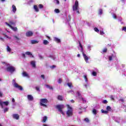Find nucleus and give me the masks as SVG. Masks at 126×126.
I'll return each mask as SVG.
<instances>
[{
	"mask_svg": "<svg viewBox=\"0 0 126 126\" xmlns=\"http://www.w3.org/2000/svg\"><path fill=\"white\" fill-rule=\"evenodd\" d=\"M106 52H107V48H105V49H103V53H106Z\"/></svg>",
	"mask_w": 126,
	"mask_h": 126,
	"instance_id": "obj_58",
	"label": "nucleus"
},
{
	"mask_svg": "<svg viewBox=\"0 0 126 126\" xmlns=\"http://www.w3.org/2000/svg\"><path fill=\"white\" fill-rule=\"evenodd\" d=\"M55 1V2H56L57 4H60V1H59L58 0H54Z\"/></svg>",
	"mask_w": 126,
	"mask_h": 126,
	"instance_id": "obj_51",
	"label": "nucleus"
},
{
	"mask_svg": "<svg viewBox=\"0 0 126 126\" xmlns=\"http://www.w3.org/2000/svg\"><path fill=\"white\" fill-rule=\"evenodd\" d=\"M112 16H113V18H114V19H117V16L115 14H113Z\"/></svg>",
	"mask_w": 126,
	"mask_h": 126,
	"instance_id": "obj_46",
	"label": "nucleus"
},
{
	"mask_svg": "<svg viewBox=\"0 0 126 126\" xmlns=\"http://www.w3.org/2000/svg\"><path fill=\"white\" fill-rule=\"evenodd\" d=\"M46 121H47V116H44L43 117V119L42 122H43V123L46 122Z\"/></svg>",
	"mask_w": 126,
	"mask_h": 126,
	"instance_id": "obj_37",
	"label": "nucleus"
},
{
	"mask_svg": "<svg viewBox=\"0 0 126 126\" xmlns=\"http://www.w3.org/2000/svg\"><path fill=\"white\" fill-rule=\"evenodd\" d=\"M54 40L57 43H61V39L58 38L57 37H54Z\"/></svg>",
	"mask_w": 126,
	"mask_h": 126,
	"instance_id": "obj_18",
	"label": "nucleus"
},
{
	"mask_svg": "<svg viewBox=\"0 0 126 126\" xmlns=\"http://www.w3.org/2000/svg\"><path fill=\"white\" fill-rule=\"evenodd\" d=\"M54 11L56 13H60V10L59 9H55Z\"/></svg>",
	"mask_w": 126,
	"mask_h": 126,
	"instance_id": "obj_39",
	"label": "nucleus"
},
{
	"mask_svg": "<svg viewBox=\"0 0 126 126\" xmlns=\"http://www.w3.org/2000/svg\"><path fill=\"white\" fill-rule=\"evenodd\" d=\"M91 48H92V45L89 44L87 45V50L89 51H91Z\"/></svg>",
	"mask_w": 126,
	"mask_h": 126,
	"instance_id": "obj_25",
	"label": "nucleus"
},
{
	"mask_svg": "<svg viewBox=\"0 0 126 126\" xmlns=\"http://www.w3.org/2000/svg\"><path fill=\"white\" fill-rule=\"evenodd\" d=\"M48 58H51L52 60H56V56L55 55H50L48 56Z\"/></svg>",
	"mask_w": 126,
	"mask_h": 126,
	"instance_id": "obj_30",
	"label": "nucleus"
},
{
	"mask_svg": "<svg viewBox=\"0 0 126 126\" xmlns=\"http://www.w3.org/2000/svg\"><path fill=\"white\" fill-rule=\"evenodd\" d=\"M33 8H34L35 11H36V12H38L39 8H38V6H37V5H34L33 6Z\"/></svg>",
	"mask_w": 126,
	"mask_h": 126,
	"instance_id": "obj_19",
	"label": "nucleus"
},
{
	"mask_svg": "<svg viewBox=\"0 0 126 126\" xmlns=\"http://www.w3.org/2000/svg\"><path fill=\"white\" fill-rule=\"evenodd\" d=\"M39 57L40 60H43V59H44V58L43 57V56H42V55L39 54Z\"/></svg>",
	"mask_w": 126,
	"mask_h": 126,
	"instance_id": "obj_52",
	"label": "nucleus"
},
{
	"mask_svg": "<svg viewBox=\"0 0 126 126\" xmlns=\"http://www.w3.org/2000/svg\"><path fill=\"white\" fill-rule=\"evenodd\" d=\"M43 43L44 45H49V42L47 40H44Z\"/></svg>",
	"mask_w": 126,
	"mask_h": 126,
	"instance_id": "obj_29",
	"label": "nucleus"
},
{
	"mask_svg": "<svg viewBox=\"0 0 126 126\" xmlns=\"http://www.w3.org/2000/svg\"><path fill=\"white\" fill-rule=\"evenodd\" d=\"M84 86L85 87V88H87V87L89 86V83H88V82H86V84H85Z\"/></svg>",
	"mask_w": 126,
	"mask_h": 126,
	"instance_id": "obj_36",
	"label": "nucleus"
},
{
	"mask_svg": "<svg viewBox=\"0 0 126 126\" xmlns=\"http://www.w3.org/2000/svg\"><path fill=\"white\" fill-rule=\"evenodd\" d=\"M9 23H10V25H11H11H14V24H15V23H14L11 21L9 22Z\"/></svg>",
	"mask_w": 126,
	"mask_h": 126,
	"instance_id": "obj_45",
	"label": "nucleus"
},
{
	"mask_svg": "<svg viewBox=\"0 0 126 126\" xmlns=\"http://www.w3.org/2000/svg\"><path fill=\"white\" fill-rule=\"evenodd\" d=\"M27 37H31L33 35V32L31 31H29L26 33Z\"/></svg>",
	"mask_w": 126,
	"mask_h": 126,
	"instance_id": "obj_11",
	"label": "nucleus"
},
{
	"mask_svg": "<svg viewBox=\"0 0 126 126\" xmlns=\"http://www.w3.org/2000/svg\"><path fill=\"white\" fill-rule=\"evenodd\" d=\"M92 74V75H93V76H97V72H95V71H93Z\"/></svg>",
	"mask_w": 126,
	"mask_h": 126,
	"instance_id": "obj_32",
	"label": "nucleus"
},
{
	"mask_svg": "<svg viewBox=\"0 0 126 126\" xmlns=\"http://www.w3.org/2000/svg\"><path fill=\"white\" fill-rule=\"evenodd\" d=\"M94 31L95 32H97V33H99V29H98V28H95L94 29Z\"/></svg>",
	"mask_w": 126,
	"mask_h": 126,
	"instance_id": "obj_41",
	"label": "nucleus"
},
{
	"mask_svg": "<svg viewBox=\"0 0 126 126\" xmlns=\"http://www.w3.org/2000/svg\"><path fill=\"white\" fill-rule=\"evenodd\" d=\"M0 40H1V41H3L2 37H0Z\"/></svg>",
	"mask_w": 126,
	"mask_h": 126,
	"instance_id": "obj_64",
	"label": "nucleus"
},
{
	"mask_svg": "<svg viewBox=\"0 0 126 126\" xmlns=\"http://www.w3.org/2000/svg\"><path fill=\"white\" fill-rule=\"evenodd\" d=\"M93 113L94 114V115H97V110L95 109H94L93 110Z\"/></svg>",
	"mask_w": 126,
	"mask_h": 126,
	"instance_id": "obj_35",
	"label": "nucleus"
},
{
	"mask_svg": "<svg viewBox=\"0 0 126 126\" xmlns=\"http://www.w3.org/2000/svg\"><path fill=\"white\" fill-rule=\"evenodd\" d=\"M6 70L8 72H10L11 74L13 73L16 70V68L14 66H13L10 64H7Z\"/></svg>",
	"mask_w": 126,
	"mask_h": 126,
	"instance_id": "obj_3",
	"label": "nucleus"
},
{
	"mask_svg": "<svg viewBox=\"0 0 126 126\" xmlns=\"http://www.w3.org/2000/svg\"><path fill=\"white\" fill-rule=\"evenodd\" d=\"M16 10H17L16 6H15V5H12V11H13V12L14 13H15V12H16Z\"/></svg>",
	"mask_w": 126,
	"mask_h": 126,
	"instance_id": "obj_15",
	"label": "nucleus"
},
{
	"mask_svg": "<svg viewBox=\"0 0 126 126\" xmlns=\"http://www.w3.org/2000/svg\"><path fill=\"white\" fill-rule=\"evenodd\" d=\"M55 67H56V65H53L50 66V68H52V69L55 68Z\"/></svg>",
	"mask_w": 126,
	"mask_h": 126,
	"instance_id": "obj_55",
	"label": "nucleus"
},
{
	"mask_svg": "<svg viewBox=\"0 0 126 126\" xmlns=\"http://www.w3.org/2000/svg\"><path fill=\"white\" fill-rule=\"evenodd\" d=\"M31 42L32 44H38V43H39V41H38L37 40H32L31 41Z\"/></svg>",
	"mask_w": 126,
	"mask_h": 126,
	"instance_id": "obj_22",
	"label": "nucleus"
},
{
	"mask_svg": "<svg viewBox=\"0 0 126 126\" xmlns=\"http://www.w3.org/2000/svg\"><path fill=\"white\" fill-rule=\"evenodd\" d=\"M27 98L29 101H33L34 100V97L31 94L28 95Z\"/></svg>",
	"mask_w": 126,
	"mask_h": 126,
	"instance_id": "obj_14",
	"label": "nucleus"
},
{
	"mask_svg": "<svg viewBox=\"0 0 126 126\" xmlns=\"http://www.w3.org/2000/svg\"><path fill=\"white\" fill-rule=\"evenodd\" d=\"M67 86H68V87H72V83H67Z\"/></svg>",
	"mask_w": 126,
	"mask_h": 126,
	"instance_id": "obj_40",
	"label": "nucleus"
},
{
	"mask_svg": "<svg viewBox=\"0 0 126 126\" xmlns=\"http://www.w3.org/2000/svg\"><path fill=\"white\" fill-rule=\"evenodd\" d=\"M13 36L14 37V38L16 39V40H20V38L19 37H17V36H16V35H13Z\"/></svg>",
	"mask_w": 126,
	"mask_h": 126,
	"instance_id": "obj_42",
	"label": "nucleus"
},
{
	"mask_svg": "<svg viewBox=\"0 0 126 126\" xmlns=\"http://www.w3.org/2000/svg\"><path fill=\"white\" fill-rule=\"evenodd\" d=\"M121 118H120V117H118L117 119H116V120H115V122H116V123H118V124H119V123H120L121 122Z\"/></svg>",
	"mask_w": 126,
	"mask_h": 126,
	"instance_id": "obj_27",
	"label": "nucleus"
},
{
	"mask_svg": "<svg viewBox=\"0 0 126 126\" xmlns=\"http://www.w3.org/2000/svg\"><path fill=\"white\" fill-rule=\"evenodd\" d=\"M98 14H99V15H102L103 14V10L102 9H99Z\"/></svg>",
	"mask_w": 126,
	"mask_h": 126,
	"instance_id": "obj_28",
	"label": "nucleus"
},
{
	"mask_svg": "<svg viewBox=\"0 0 126 126\" xmlns=\"http://www.w3.org/2000/svg\"><path fill=\"white\" fill-rule=\"evenodd\" d=\"M110 98H111V99H112V100H114V96H113V95H111L110 96Z\"/></svg>",
	"mask_w": 126,
	"mask_h": 126,
	"instance_id": "obj_60",
	"label": "nucleus"
},
{
	"mask_svg": "<svg viewBox=\"0 0 126 126\" xmlns=\"http://www.w3.org/2000/svg\"><path fill=\"white\" fill-rule=\"evenodd\" d=\"M12 85L15 88H18L19 90H20L21 91H22L23 90V88L21 87V86H19L18 83H16L15 82V79H13L12 80Z\"/></svg>",
	"mask_w": 126,
	"mask_h": 126,
	"instance_id": "obj_5",
	"label": "nucleus"
},
{
	"mask_svg": "<svg viewBox=\"0 0 126 126\" xmlns=\"http://www.w3.org/2000/svg\"><path fill=\"white\" fill-rule=\"evenodd\" d=\"M67 92V93H71V94H74V92H73V91H69Z\"/></svg>",
	"mask_w": 126,
	"mask_h": 126,
	"instance_id": "obj_44",
	"label": "nucleus"
},
{
	"mask_svg": "<svg viewBox=\"0 0 126 126\" xmlns=\"http://www.w3.org/2000/svg\"><path fill=\"white\" fill-rule=\"evenodd\" d=\"M12 117L15 120H19V115L14 114L12 115Z\"/></svg>",
	"mask_w": 126,
	"mask_h": 126,
	"instance_id": "obj_13",
	"label": "nucleus"
},
{
	"mask_svg": "<svg viewBox=\"0 0 126 126\" xmlns=\"http://www.w3.org/2000/svg\"><path fill=\"white\" fill-rule=\"evenodd\" d=\"M26 55H27V56H30L31 58H34V56H33L32 55V53L29 52V51H27L25 53Z\"/></svg>",
	"mask_w": 126,
	"mask_h": 126,
	"instance_id": "obj_17",
	"label": "nucleus"
},
{
	"mask_svg": "<svg viewBox=\"0 0 126 126\" xmlns=\"http://www.w3.org/2000/svg\"><path fill=\"white\" fill-rule=\"evenodd\" d=\"M8 111V108H6L4 109V112L6 113V112H7Z\"/></svg>",
	"mask_w": 126,
	"mask_h": 126,
	"instance_id": "obj_54",
	"label": "nucleus"
},
{
	"mask_svg": "<svg viewBox=\"0 0 126 126\" xmlns=\"http://www.w3.org/2000/svg\"><path fill=\"white\" fill-rule=\"evenodd\" d=\"M99 33H100V35H104L105 34V32H104V29H101V30H100Z\"/></svg>",
	"mask_w": 126,
	"mask_h": 126,
	"instance_id": "obj_21",
	"label": "nucleus"
},
{
	"mask_svg": "<svg viewBox=\"0 0 126 126\" xmlns=\"http://www.w3.org/2000/svg\"><path fill=\"white\" fill-rule=\"evenodd\" d=\"M12 102H13V103H14V102H15V99H14V98H12Z\"/></svg>",
	"mask_w": 126,
	"mask_h": 126,
	"instance_id": "obj_59",
	"label": "nucleus"
},
{
	"mask_svg": "<svg viewBox=\"0 0 126 126\" xmlns=\"http://www.w3.org/2000/svg\"><path fill=\"white\" fill-rule=\"evenodd\" d=\"M102 103L103 104H107V103H108V101H107V100H104L103 101H102Z\"/></svg>",
	"mask_w": 126,
	"mask_h": 126,
	"instance_id": "obj_49",
	"label": "nucleus"
},
{
	"mask_svg": "<svg viewBox=\"0 0 126 126\" xmlns=\"http://www.w3.org/2000/svg\"><path fill=\"white\" fill-rule=\"evenodd\" d=\"M38 7H39V8H43V6L42 4H40L38 5Z\"/></svg>",
	"mask_w": 126,
	"mask_h": 126,
	"instance_id": "obj_47",
	"label": "nucleus"
},
{
	"mask_svg": "<svg viewBox=\"0 0 126 126\" xmlns=\"http://www.w3.org/2000/svg\"><path fill=\"white\" fill-rule=\"evenodd\" d=\"M43 126H49L48 125H47V124H44Z\"/></svg>",
	"mask_w": 126,
	"mask_h": 126,
	"instance_id": "obj_63",
	"label": "nucleus"
},
{
	"mask_svg": "<svg viewBox=\"0 0 126 126\" xmlns=\"http://www.w3.org/2000/svg\"><path fill=\"white\" fill-rule=\"evenodd\" d=\"M2 95H3V94L0 91V97H2Z\"/></svg>",
	"mask_w": 126,
	"mask_h": 126,
	"instance_id": "obj_56",
	"label": "nucleus"
},
{
	"mask_svg": "<svg viewBox=\"0 0 126 126\" xmlns=\"http://www.w3.org/2000/svg\"><path fill=\"white\" fill-rule=\"evenodd\" d=\"M6 50L8 53H10V52H11V48H10V47L9 46H7Z\"/></svg>",
	"mask_w": 126,
	"mask_h": 126,
	"instance_id": "obj_23",
	"label": "nucleus"
},
{
	"mask_svg": "<svg viewBox=\"0 0 126 126\" xmlns=\"http://www.w3.org/2000/svg\"><path fill=\"white\" fill-rule=\"evenodd\" d=\"M3 105L7 106L8 105V101H2L0 100V106H1L2 108H3Z\"/></svg>",
	"mask_w": 126,
	"mask_h": 126,
	"instance_id": "obj_8",
	"label": "nucleus"
},
{
	"mask_svg": "<svg viewBox=\"0 0 126 126\" xmlns=\"http://www.w3.org/2000/svg\"><path fill=\"white\" fill-rule=\"evenodd\" d=\"M58 82L59 83V84H61V83L63 82V79H62V78L59 79Z\"/></svg>",
	"mask_w": 126,
	"mask_h": 126,
	"instance_id": "obj_38",
	"label": "nucleus"
},
{
	"mask_svg": "<svg viewBox=\"0 0 126 126\" xmlns=\"http://www.w3.org/2000/svg\"><path fill=\"white\" fill-rule=\"evenodd\" d=\"M93 71H95V72H98L99 71V70H98L97 68H94L93 70Z\"/></svg>",
	"mask_w": 126,
	"mask_h": 126,
	"instance_id": "obj_43",
	"label": "nucleus"
},
{
	"mask_svg": "<svg viewBox=\"0 0 126 126\" xmlns=\"http://www.w3.org/2000/svg\"><path fill=\"white\" fill-rule=\"evenodd\" d=\"M122 31H125V32H126V27H123V29H122Z\"/></svg>",
	"mask_w": 126,
	"mask_h": 126,
	"instance_id": "obj_53",
	"label": "nucleus"
},
{
	"mask_svg": "<svg viewBox=\"0 0 126 126\" xmlns=\"http://www.w3.org/2000/svg\"><path fill=\"white\" fill-rule=\"evenodd\" d=\"M45 86H46L47 88H48V89L53 90V87L49 85H45Z\"/></svg>",
	"mask_w": 126,
	"mask_h": 126,
	"instance_id": "obj_26",
	"label": "nucleus"
},
{
	"mask_svg": "<svg viewBox=\"0 0 126 126\" xmlns=\"http://www.w3.org/2000/svg\"><path fill=\"white\" fill-rule=\"evenodd\" d=\"M41 78H43V79H45V75H41Z\"/></svg>",
	"mask_w": 126,
	"mask_h": 126,
	"instance_id": "obj_57",
	"label": "nucleus"
},
{
	"mask_svg": "<svg viewBox=\"0 0 126 126\" xmlns=\"http://www.w3.org/2000/svg\"><path fill=\"white\" fill-rule=\"evenodd\" d=\"M48 99L46 98H42L40 100V105L42 107H44V108H47V103H48Z\"/></svg>",
	"mask_w": 126,
	"mask_h": 126,
	"instance_id": "obj_4",
	"label": "nucleus"
},
{
	"mask_svg": "<svg viewBox=\"0 0 126 126\" xmlns=\"http://www.w3.org/2000/svg\"><path fill=\"white\" fill-rule=\"evenodd\" d=\"M84 78L86 82H88V79H87V76H86V75H84Z\"/></svg>",
	"mask_w": 126,
	"mask_h": 126,
	"instance_id": "obj_34",
	"label": "nucleus"
},
{
	"mask_svg": "<svg viewBox=\"0 0 126 126\" xmlns=\"http://www.w3.org/2000/svg\"><path fill=\"white\" fill-rule=\"evenodd\" d=\"M25 55H26V54H22V56L24 57V58H25Z\"/></svg>",
	"mask_w": 126,
	"mask_h": 126,
	"instance_id": "obj_61",
	"label": "nucleus"
},
{
	"mask_svg": "<svg viewBox=\"0 0 126 126\" xmlns=\"http://www.w3.org/2000/svg\"><path fill=\"white\" fill-rule=\"evenodd\" d=\"M35 89L37 91H38V92H40V88L38 87H35Z\"/></svg>",
	"mask_w": 126,
	"mask_h": 126,
	"instance_id": "obj_50",
	"label": "nucleus"
},
{
	"mask_svg": "<svg viewBox=\"0 0 126 126\" xmlns=\"http://www.w3.org/2000/svg\"><path fill=\"white\" fill-rule=\"evenodd\" d=\"M5 24H6L7 25V26H9V27L11 28V29H12V30L14 31L15 32H16V31H17L18 29L17 27H13L12 26H11V25H10L9 24L7 23H5Z\"/></svg>",
	"mask_w": 126,
	"mask_h": 126,
	"instance_id": "obj_9",
	"label": "nucleus"
},
{
	"mask_svg": "<svg viewBox=\"0 0 126 126\" xmlns=\"http://www.w3.org/2000/svg\"><path fill=\"white\" fill-rule=\"evenodd\" d=\"M76 95L78 96V97L80 98V99L81 98L83 102H84V101L86 102V100H84V99L83 98V97H81V94H80V93H79V92H77Z\"/></svg>",
	"mask_w": 126,
	"mask_h": 126,
	"instance_id": "obj_12",
	"label": "nucleus"
},
{
	"mask_svg": "<svg viewBox=\"0 0 126 126\" xmlns=\"http://www.w3.org/2000/svg\"><path fill=\"white\" fill-rule=\"evenodd\" d=\"M31 65L33 68H36V62L35 61H32L30 62Z\"/></svg>",
	"mask_w": 126,
	"mask_h": 126,
	"instance_id": "obj_10",
	"label": "nucleus"
},
{
	"mask_svg": "<svg viewBox=\"0 0 126 126\" xmlns=\"http://www.w3.org/2000/svg\"><path fill=\"white\" fill-rule=\"evenodd\" d=\"M79 47L81 49L80 51L81 53H82L83 57L84 59L85 62H86L87 63H89L88 61L89 59H90V57H88L87 55H86V54L84 53V52L83 51H84L83 47L82 46V45H81V43L80 42V41H79Z\"/></svg>",
	"mask_w": 126,
	"mask_h": 126,
	"instance_id": "obj_1",
	"label": "nucleus"
},
{
	"mask_svg": "<svg viewBox=\"0 0 126 126\" xmlns=\"http://www.w3.org/2000/svg\"><path fill=\"white\" fill-rule=\"evenodd\" d=\"M120 101H121V102H124V99H120Z\"/></svg>",
	"mask_w": 126,
	"mask_h": 126,
	"instance_id": "obj_62",
	"label": "nucleus"
},
{
	"mask_svg": "<svg viewBox=\"0 0 126 126\" xmlns=\"http://www.w3.org/2000/svg\"><path fill=\"white\" fill-rule=\"evenodd\" d=\"M57 98L60 101H63V97L62 95H58Z\"/></svg>",
	"mask_w": 126,
	"mask_h": 126,
	"instance_id": "obj_20",
	"label": "nucleus"
},
{
	"mask_svg": "<svg viewBox=\"0 0 126 126\" xmlns=\"http://www.w3.org/2000/svg\"><path fill=\"white\" fill-rule=\"evenodd\" d=\"M56 108L58 109V111L62 114V115H64V112L63 111V109L64 108V105L63 104L58 105L56 106Z\"/></svg>",
	"mask_w": 126,
	"mask_h": 126,
	"instance_id": "obj_6",
	"label": "nucleus"
},
{
	"mask_svg": "<svg viewBox=\"0 0 126 126\" xmlns=\"http://www.w3.org/2000/svg\"><path fill=\"white\" fill-rule=\"evenodd\" d=\"M73 10L74 11L76 10L77 13H79V11L78 10V1H75V4L73 6Z\"/></svg>",
	"mask_w": 126,
	"mask_h": 126,
	"instance_id": "obj_7",
	"label": "nucleus"
},
{
	"mask_svg": "<svg viewBox=\"0 0 126 126\" xmlns=\"http://www.w3.org/2000/svg\"><path fill=\"white\" fill-rule=\"evenodd\" d=\"M85 122H86V123H88L89 122V119L88 118H86L84 120Z\"/></svg>",
	"mask_w": 126,
	"mask_h": 126,
	"instance_id": "obj_48",
	"label": "nucleus"
},
{
	"mask_svg": "<svg viewBox=\"0 0 126 126\" xmlns=\"http://www.w3.org/2000/svg\"><path fill=\"white\" fill-rule=\"evenodd\" d=\"M113 57H114V55H112V56H110L108 57V60L111 62V61L113 60Z\"/></svg>",
	"mask_w": 126,
	"mask_h": 126,
	"instance_id": "obj_33",
	"label": "nucleus"
},
{
	"mask_svg": "<svg viewBox=\"0 0 126 126\" xmlns=\"http://www.w3.org/2000/svg\"><path fill=\"white\" fill-rule=\"evenodd\" d=\"M67 110L66 112V115L67 116V118H70L73 116V109L72 107H71L69 105L67 104Z\"/></svg>",
	"mask_w": 126,
	"mask_h": 126,
	"instance_id": "obj_2",
	"label": "nucleus"
},
{
	"mask_svg": "<svg viewBox=\"0 0 126 126\" xmlns=\"http://www.w3.org/2000/svg\"><path fill=\"white\" fill-rule=\"evenodd\" d=\"M22 75L24 77H27L28 78H29V75H28V73L26 72H23Z\"/></svg>",
	"mask_w": 126,
	"mask_h": 126,
	"instance_id": "obj_16",
	"label": "nucleus"
},
{
	"mask_svg": "<svg viewBox=\"0 0 126 126\" xmlns=\"http://www.w3.org/2000/svg\"><path fill=\"white\" fill-rule=\"evenodd\" d=\"M101 113L102 114H108V111L104 110V109H101Z\"/></svg>",
	"mask_w": 126,
	"mask_h": 126,
	"instance_id": "obj_31",
	"label": "nucleus"
},
{
	"mask_svg": "<svg viewBox=\"0 0 126 126\" xmlns=\"http://www.w3.org/2000/svg\"><path fill=\"white\" fill-rule=\"evenodd\" d=\"M106 110L107 112H111V111H112V108H111L110 106H107L106 107Z\"/></svg>",
	"mask_w": 126,
	"mask_h": 126,
	"instance_id": "obj_24",
	"label": "nucleus"
}]
</instances>
